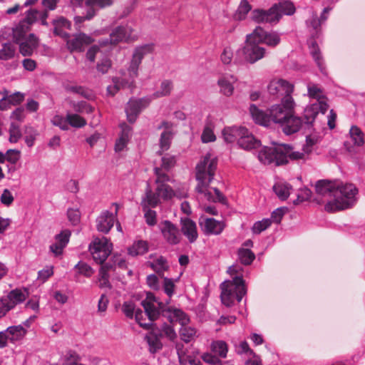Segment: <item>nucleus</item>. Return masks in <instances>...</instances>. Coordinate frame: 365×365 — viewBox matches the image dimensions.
<instances>
[{"instance_id": "1", "label": "nucleus", "mask_w": 365, "mask_h": 365, "mask_svg": "<svg viewBox=\"0 0 365 365\" xmlns=\"http://www.w3.org/2000/svg\"><path fill=\"white\" fill-rule=\"evenodd\" d=\"M316 192L324 197L327 202L324 206L329 212L349 209L356 201L358 189L351 183H338L326 180L317 181L315 185Z\"/></svg>"}, {"instance_id": "2", "label": "nucleus", "mask_w": 365, "mask_h": 365, "mask_svg": "<svg viewBox=\"0 0 365 365\" xmlns=\"http://www.w3.org/2000/svg\"><path fill=\"white\" fill-rule=\"evenodd\" d=\"M217 160L211 154H206L196 165L195 187L198 193L204 195L205 200L210 202H223L224 196L217 188H213L214 194L208 189L217 169Z\"/></svg>"}, {"instance_id": "3", "label": "nucleus", "mask_w": 365, "mask_h": 365, "mask_svg": "<svg viewBox=\"0 0 365 365\" xmlns=\"http://www.w3.org/2000/svg\"><path fill=\"white\" fill-rule=\"evenodd\" d=\"M154 173L156 176L155 182L156 187L153 190L148 183L145 194L142 197L141 206L155 207L161 203V200H169L173 197L174 190L167 184L171 180L168 174H166L160 168H154Z\"/></svg>"}, {"instance_id": "4", "label": "nucleus", "mask_w": 365, "mask_h": 365, "mask_svg": "<svg viewBox=\"0 0 365 365\" xmlns=\"http://www.w3.org/2000/svg\"><path fill=\"white\" fill-rule=\"evenodd\" d=\"M308 94L309 97L316 99L317 102L307 106L304 112V124L312 125L319 112L324 114L329 108L327 98L324 91L317 85L308 86Z\"/></svg>"}, {"instance_id": "5", "label": "nucleus", "mask_w": 365, "mask_h": 365, "mask_svg": "<svg viewBox=\"0 0 365 365\" xmlns=\"http://www.w3.org/2000/svg\"><path fill=\"white\" fill-rule=\"evenodd\" d=\"M221 301L226 307H231L235 301L240 302L246 294L245 281L241 277H235L232 280L224 282L221 284Z\"/></svg>"}, {"instance_id": "6", "label": "nucleus", "mask_w": 365, "mask_h": 365, "mask_svg": "<svg viewBox=\"0 0 365 365\" xmlns=\"http://www.w3.org/2000/svg\"><path fill=\"white\" fill-rule=\"evenodd\" d=\"M294 105L292 97L289 96L283 101V106L280 105V110L284 118L279 121H276V123L282 126L284 133L287 135H291L297 132L303 123L300 118L294 116L292 114Z\"/></svg>"}, {"instance_id": "7", "label": "nucleus", "mask_w": 365, "mask_h": 365, "mask_svg": "<svg viewBox=\"0 0 365 365\" xmlns=\"http://www.w3.org/2000/svg\"><path fill=\"white\" fill-rule=\"evenodd\" d=\"M250 113L256 123L264 126H269L272 122L276 123V121L284 118L280 110V105H274L267 111H263L252 104L250 106Z\"/></svg>"}, {"instance_id": "8", "label": "nucleus", "mask_w": 365, "mask_h": 365, "mask_svg": "<svg viewBox=\"0 0 365 365\" xmlns=\"http://www.w3.org/2000/svg\"><path fill=\"white\" fill-rule=\"evenodd\" d=\"M94 261L103 264L112 251V244L106 237L96 238L89 246Z\"/></svg>"}, {"instance_id": "9", "label": "nucleus", "mask_w": 365, "mask_h": 365, "mask_svg": "<svg viewBox=\"0 0 365 365\" xmlns=\"http://www.w3.org/2000/svg\"><path fill=\"white\" fill-rule=\"evenodd\" d=\"M282 145L277 147H264L258 153V159L264 164L281 165L285 164V157L282 153Z\"/></svg>"}, {"instance_id": "10", "label": "nucleus", "mask_w": 365, "mask_h": 365, "mask_svg": "<svg viewBox=\"0 0 365 365\" xmlns=\"http://www.w3.org/2000/svg\"><path fill=\"white\" fill-rule=\"evenodd\" d=\"M257 39L255 36L249 39V34L247 35L245 46L242 48L245 59L250 63H255L264 56L265 49L259 46L260 43Z\"/></svg>"}, {"instance_id": "11", "label": "nucleus", "mask_w": 365, "mask_h": 365, "mask_svg": "<svg viewBox=\"0 0 365 365\" xmlns=\"http://www.w3.org/2000/svg\"><path fill=\"white\" fill-rule=\"evenodd\" d=\"M281 19V13L277 11V5L267 10L256 9L252 11L251 19L257 24H276Z\"/></svg>"}, {"instance_id": "12", "label": "nucleus", "mask_w": 365, "mask_h": 365, "mask_svg": "<svg viewBox=\"0 0 365 365\" xmlns=\"http://www.w3.org/2000/svg\"><path fill=\"white\" fill-rule=\"evenodd\" d=\"M112 205L115 207L114 213L108 210H103L96 219V227L99 232L108 233L113 227L114 222L117 220L119 205L114 202Z\"/></svg>"}, {"instance_id": "13", "label": "nucleus", "mask_w": 365, "mask_h": 365, "mask_svg": "<svg viewBox=\"0 0 365 365\" xmlns=\"http://www.w3.org/2000/svg\"><path fill=\"white\" fill-rule=\"evenodd\" d=\"M294 91V86L284 79H273L268 85V91L272 96H284L282 100V106L283 101L288 96L292 97L291 94Z\"/></svg>"}, {"instance_id": "14", "label": "nucleus", "mask_w": 365, "mask_h": 365, "mask_svg": "<svg viewBox=\"0 0 365 365\" xmlns=\"http://www.w3.org/2000/svg\"><path fill=\"white\" fill-rule=\"evenodd\" d=\"M141 304L150 322L158 319L160 311L163 309V303L159 302L152 293L147 294L146 298L142 301Z\"/></svg>"}, {"instance_id": "15", "label": "nucleus", "mask_w": 365, "mask_h": 365, "mask_svg": "<svg viewBox=\"0 0 365 365\" xmlns=\"http://www.w3.org/2000/svg\"><path fill=\"white\" fill-rule=\"evenodd\" d=\"M160 229L165 240L170 245H177L181 240V235L176 225L169 220H164L160 225Z\"/></svg>"}, {"instance_id": "16", "label": "nucleus", "mask_w": 365, "mask_h": 365, "mask_svg": "<svg viewBox=\"0 0 365 365\" xmlns=\"http://www.w3.org/2000/svg\"><path fill=\"white\" fill-rule=\"evenodd\" d=\"M150 103V100L148 98L133 99L130 100L125 108V113L127 115L128 120L130 123L135 121L137 116L140 111L146 108Z\"/></svg>"}, {"instance_id": "17", "label": "nucleus", "mask_w": 365, "mask_h": 365, "mask_svg": "<svg viewBox=\"0 0 365 365\" xmlns=\"http://www.w3.org/2000/svg\"><path fill=\"white\" fill-rule=\"evenodd\" d=\"M253 36L257 38V41H258V42L264 43L270 46H275L280 41L279 36L277 33L268 34L260 26L256 27L253 32L249 34V39L252 38Z\"/></svg>"}, {"instance_id": "18", "label": "nucleus", "mask_w": 365, "mask_h": 365, "mask_svg": "<svg viewBox=\"0 0 365 365\" xmlns=\"http://www.w3.org/2000/svg\"><path fill=\"white\" fill-rule=\"evenodd\" d=\"M98 0H73V1L80 6H85L88 8L86 15L84 16H76L74 21L76 24H81L85 20L91 19L96 14L97 11L101 9L107 7L108 6H101L96 1Z\"/></svg>"}, {"instance_id": "19", "label": "nucleus", "mask_w": 365, "mask_h": 365, "mask_svg": "<svg viewBox=\"0 0 365 365\" xmlns=\"http://www.w3.org/2000/svg\"><path fill=\"white\" fill-rule=\"evenodd\" d=\"M93 39L85 34H78L67 40V48L71 52L82 51L84 47L91 43Z\"/></svg>"}, {"instance_id": "20", "label": "nucleus", "mask_w": 365, "mask_h": 365, "mask_svg": "<svg viewBox=\"0 0 365 365\" xmlns=\"http://www.w3.org/2000/svg\"><path fill=\"white\" fill-rule=\"evenodd\" d=\"M70 236L71 232L69 230H63L56 236V242L49 247L50 252L55 257L62 255L63 249L68 243Z\"/></svg>"}, {"instance_id": "21", "label": "nucleus", "mask_w": 365, "mask_h": 365, "mask_svg": "<svg viewBox=\"0 0 365 365\" xmlns=\"http://www.w3.org/2000/svg\"><path fill=\"white\" fill-rule=\"evenodd\" d=\"M133 30L129 26H118L110 34L109 40L111 44H116L120 41H128L134 39Z\"/></svg>"}, {"instance_id": "22", "label": "nucleus", "mask_w": 365, "mask_h": 365, "mask_svg": "<svg viewBox=\"0 0 365 365\" xmlns=\"http://www.w3.org/2000/svg\"><path fill=\"white\" fill-rule=\"evenodd\" d=\"M181 231L190 243H193L198 237L196 224L188 217L181 218Z\"/></svg>"}, {"instance_id": "23", "label": "nucleus", "mask_w": 365, "mask_h": 365, "mask_svg": "<svg viewBox=\"0 0 365 365\" xmlns=\"http://www.w3.org/2000/svg\"><path fill=\"white\" fill-rule=\"evenodd\" d=\"M173 123L168 121H163L158 127V129H164L160 140V145L163 150H167L170 148L173 138Z\"/></svg>"}, {"instance_id": "24", "label": "nucleus", "mask_w": 365, "mask_h": 365, "mask_svg": "<svg viewBox=\"0 0 365 365\" xmlns=\"http://www.w3.org/2000/svg\"><path fill=\"white\" fill-rule=\"evenodd\" d=\"M202 230L207 235H219L225 228L223 222L217 221L214 218H206L200 222Z\"/></svg>"}, {"instance_id": "25", "label": "nucleus", "mask_w": 365, "mask_h": 365, "mask_svg": "<svg viewBox=\"0 0 365 365\" xmlns=\"http://www.w3.org/2000/svg\"><path fill=\"white\" fill-rule=\"evenodd\" d=\"M19 44L20 53L24 56H31L38 46V39L34 34H30Z\"/></svg>"}, {"instance_id": "26", "label": "nucleus", "mask_w": 365, "mask_h": 365, "mask_svg": "<svg viewBox=\"0 0 365 365\" xmlns=\"http://www.w3.org/2000/svg\"><path fill=\"white\" fill-rule=\"evenodd\" d=\"M260 141L246 128V133L238 139V145L245 150L256 149L260 146Z\"/></svg>"}, {"instance_id": "27", "label": "nucleus", "mask_w": 365, "mask_h": 365, "mask_svg": "<svg viewBox=\"0 0 365 365\" xmlns=\"http://www.w3.org/2000/svg\"><path fill=\"white\" fill-rule=\"evenodd\" d=\"M166 314L167 318L170 323L178 322L181 326H184L190 322L188 315L180 309L168 308Z\"/></svg>"}, {"instance_id": "28", "label": "nucleus", "mask_w": 365, "mask_h": 365, "mask_svg": "<svg viewBox=\"0 0 365 365\" xmlns=\"http://www.w3.org/2000/svg\"><path fill=\"white\" fill-rule=\"evenodd\" d=\"M123 313L125 314L126 317L129 318H132L133 317V314L135 313V317L136 321L138 322L140 327L148 328V327L150 325V324L148 323H144L142 322V317H143V312L140 309H135V305L133 302H125L123 304L122 307Z\"/></svg>"}, {"instance_id": "29", "label": "nucleus", "mask_w": 365, "mask_h": 365, "mask_svg": "<svg viewBox=\"0 0 365 365\" xmlns=\"http://www.w3.org/2000/svg\"><path fill=\"white\" fill-rule=\"evenodd\" d=\"M246 133V128L243 127H228L225 128L222 131L224 139L227 143H233L235 140L238 142V139L241 135Z\"/></svg>"}, {"instance_id": "30", "label": "nucleus", "mask_w": 365, "mask_h": 365, "mask_svg": "<svg viewBox=\"0 0 365 365\" xmlns=\"http://www.w3.org/2000/svg\"><path fill=\"white\" fill-rule=\"evenodd\" d=\"M234 82L233 76H230V78L226 76L220 77L217 81L220 92L224 96H231L235 89L233 86Z\"/></svg>"}, {"instance_id": "31", "label": "nucleus", "mask_w": 365, "mask_h": 365, "mask_svg": "<svg viewBox=\"0 0 365 365\" xmlns=\"http://www.w3.org/2000/svg\"><path fill=\"white\" fill-rule=\"evenodd\" d=\"M28 297V292L26 290L19 289L11 291L6 296V299L13 309L16 305L24 302Z\"/></svg>"}, {"instance_id": "32", "label": "nucleus", "mask_w": 365, "mask_h": 365, "mask_svg": "<svg viewBox=\"0 0 365 365\" xmlns=\"http://www.w3.org/2000/svg\"><path fill=\"white\" fill-rule=\"evenodd\" d=\"M53 33L56 36H60L63 38H68L69 35L63 31V29H70L71 23L64 17L60 16L53 21Z\"/></svg>"}, {"instance_id": "33", "label": "nucleus", "mask_w": 365, "mask_h": 365, "mask_svg": "<svg viewBox=\"0 0 365 365\" xmlns=\"http://www.w3.org/2000/svg\"><path fill=\"white\" fill-rule=\"evenodd\" d=\"M175 347L180 365H188V364L194 363V358L187 354L188 349L182 343L177 342Z\"/></svg>"}, {"instance_id": "34", "label": "nucleus", "mask_w": 365, "mask_h": 365, "mask_svg": "<svg viewBox=\"0 0 365 365\" xmlns=\"http://www.w3.org/2000/svg\"><path fill=\"white\" fill-rule=\"evenodd\" d=\"M282 147L284 148V150H282V153L285 157V164L288 162V158L294 160H305L306 156L309 155L306 153L304 148L303 149V152H299L294 151L293 148L289 145L283 144Z\"/></svg>"}, {"instance_id": "35", "label": "nucleus", "mask_w": 365, "mask_h": 365, "mask_svg": "<svg viewBox=\"0 0 365 365\" xmlns=\"http://www.w3.org/2000/svg\"><path fill=\"white\" fill-rule=\"evenodd\" d=\"M292 185L286 182H278L273 186V190L281 200H285L290 195Z\"/></svg>"}, {"instance_id": "36", "label": "nucleus", "mask_w": 365, "mask_h": 365, "mask_svg": "<svg viewBox=\"0 0 365 365\" xmlns=\"http://www.w3.org/2000/svg\"><path fill=\"white\" fill-rule=\"evenodd\" d=\"M12 342L22 339L26 334V329L21 325L9 327L6 330Z\"/></svg>"}, {"instance_id": "37", "label": "nucleus", "mask_w": 365, "mask_h": 365, "mask_svg": "<svg viewBox=\"0 0 365 365\" xmlns=\"http://www.w3.org/2000/svg\"><path fill=\"white\" fill-rule=\"evenodd\" d=\"M131 128L128 125H123L122 127V133L119 138L116 140L115 145V150L117 152L122 151L125 148L130 136Z\"/></svg>"}, {"instance_id": "38", "label": "nucleus", "mask_w": 365, "mask_h": 365, "mask_svg": "<svg viewBox=\"0 0 365 365\" xmlns=\"http://www.w3.org/2000/svg\"><path fill=\"white\" fill-rule=\"evenodd\" d=\"M210 350L217 356L225 359L227 355L228 346L222 340L213 341L210 344Z\"/></svg>"}, {"instance_id": "39", "label": "nucleus", "mask_w": 365, "mask_h": 365, "mask_svg": "<svg viewBox=\"0 0 365 365\" xmlns=\"http://www.w3.org/2000/svg\"><path fill=\"white\" fill-rule=\"evenodd\" d=\"M252 10V6L247 0H241L235 14L234 18L237 21L245 20L248 13Z\"/></svg>"}, {"instance_id": "40", "label": "nucleus", "mask_w": 365, "mask_h": 365, "mask_svg": "<svg viewBox=\"0 0 365 365\" xmlns=\"http://www.w3.org/2000/svg\"><path fill=\"white\" fill-rule=\"evenodd\" d=\"M30 30L26 25H24L21 22L12 29L13 40L15 43H19L26 38V34Z\"/></svg>"}, {"instance_id": "41", "label": "nucleus", "mask_w": 365, "mask_h": 365, "mask_svg": "<svg viewBox=\"0 0 365 365\" xmlns=\"http://www.w3.org/2000/svg\"><path fill=\"white\" fill-rule=\"evenodd\" d=\"M148 250V243L143 240H138L129 247L128 253L131 256L144 255Z\"/></svg>"}, {"instance_id": "42", "label": "nucleus", "mask_w": 365, "mask_h": 365, "mask_svg": "<svg viewBox=\"0 0 365 365\" xmlns=\"http://www.w3.org/2000/svg\"><path fill=\"white\" fill-rule=\"evenodd\" d=\"M153 49V45L145 44L139 47H137L133 53L132 58L135 60L138 63H141V61L146 54L152 52Z\"/></svg>"}, {"instance_id": "43", "label": "nucleus", "mask_w": 365, "mask_h": 365, "mask_svg": "<svg viewBox=\"0 0 365 365\" xmlns=\"http://www.w3.org/2000/svg\"><path fill=\"white\" fill-rule=\"evenodd\" d=\"M16 52L15 46L11 43H4L0 49V60L8 61L14 57Z\"/></svg>"}, {"instance_id": "44", "label": "nucleus", "mask_w": 365, "mask_h": 365, "mask_svg": "<svg viewBox=\"0 0 365 365\" xmlns=\"http://www.w3.org/2000/svg\"><path fill=\"white\" fill-rule=\"evenodd\" d=\"M173 88V83L170 80H164L160 83L159 90L154 93L153 96L155 98H160L163 96H168L171 93Z\"/></svg>"}, {"instance_id": "45", "label": "nucleus", "mask_w": 365, "mask_h": 365, "mask_svg": "<svg viewBox=\"0 0 365 365\" xmlns=\"http://www.w3.org/2000/svg\"><path fill=\"white\" fill-rule=\"evenodd\" d=\"M197 330L192 327L182 326L180 329V336L182 341L189 343L196 336Z\"/></svg>"}, {"instance_id": "46", "label": "nucleus", "mask_w": 365, "mask_h": 365, "mask_svg": "<svg viewBox=\"0 0 365 365\" xmlns=\"http://www.w3.org/2000/svg\"><path fill=\"white\" fill-rule=\"evenodd\" d=\"M238 257L245 265L250 264L255 258V254L250 250L243 247L238 250Z\"/></svg>"}, {"instance_id": "47", "label": "nucleus", "mask_w": 365, "mask_h": 365, "mask_svg": "<svg viewBox=\"0 0 365 365\" xmlns=\"http://www.w3.org/2000/svg\"><path fill=\"white\" fill-rule=\"evenodd\" d=\"M349 134L354 145L361 146L364 144V133L356 125L351 126Z\"/></svg>"}, {"instance_id": "48", "label": "nucleus", "mask_w": 365, "mask_h": 365, "mask_svg": "<svg viewBox=\"0 0 365 365\" xmlns=\"http://www.w3.org/2000/svg\"><path fill=\"white\" fill-rule=\"evenodd\" d=\"M144 212V218L149 226H154L157 223V213L150 207L141 206Z\"/></svg>"}, {"instance_id": "49", "label": "nucleus", "mask_w": 365, "mask_h": 365, "mask_svg": "<svg viewBox=\"0 0 365 365\" xmlns=\"http://www.w3.org/2000/svg\"><path fill=\"white\" fill-rule=\"evenodd\" d=\"M274 5H277V11L281 13V16L282 14L292 15L295 12V8L291 1H286Z\"/></svg>"}, {"instance_id": "50", "label": "nucleus", "mask_w": 365, "mask_h": 365, "mask_svg": "<svg viewBox=\"0 0 365 365\" xmlns=\"http://www.w3.org/2000/svg\"><path fill=\"white\" fill-rule=\"evenodd\" d=\"M70 104L73 110L77 113H91L93 110V108L86 101H81L77 103L71 101Z\"/></svg>"}, {"instance_id": "51", "label": "nucleus", "mask_w": 365, "mask_h": 365, "mask_svg": "<svg viewBox=\"0 0 365 365\" xmlns=\"http://www.w3.org/2000/svg\"><path fill=\"white\" fill-rule=\"evenodd\" d=\"M129 83L124 80H120L118 78L113 79V85L108 86L107 88V92L110 96H114L121 88H123Z\"/></svg>"}, {"instance_id": "52", "label": "nucleus", "mask_w": 365, "mask_h": 365, "mask_svg": "<svg viewBox=\"0 0 365 365\" xmlns=\"http://www.w3.org/2000/svg\"><path fill=\"white\" fill-rule=\"evenodd\" d=\"M40 12L41 11L36 10V9H29L26 12V17L20 22L21 24H24V25H26L27 26H29L30 28L31 26L34 22H36L37 21V19H38Z\"/></svg>"}, {"instance_id": "53", "label": "nucleus", "mask_w": 365, "mask_h": 365, "mask_svg": "<svg viewBox=\"0 0 365 365\" xmlns=\"http://www.w3.org/2000/svg\"><path fill=\"white\" fill-rule=\"evenodd\" d=\"M68 125L75 128H81L86 125V120L77 114L67 113Z\"/></svg>"}, {"instance_id": "54", "label": "nucleus", "mask_w": 365, "mask_h": 365, "mask_svg": "<svg viewBox=\"0 0 365 365\" xmlns=\"http://www.w3.org/2000/svg\"><path fill=\"white\" fill-rule=\"evenodd\" d=\"M151 267L160 275L163 274V272L168 267L166 259L160 257L156 260L151 263Z\"/></svg>"}, {"instance_id": "55", "label": "nucleus", "mask_w": 365, "mask_h": 365, "mask_svg": "<svg viewBox=\"0 0 365 365\" xmlns=\"http://www.w3.org/2000/svg\"><path fill=\"white\" fill-rule=\"evenodd\" d=\"M272 224V220L270 219L266 218L263 219L261 221L256 222L252 228V230L254 234H259L267 228H268Z\"/></svg>"}, {"instance_id": "56", "label": "nucleus", "mask_w": 365, "mask_h": 365, "mask_svg": "<svg viewBox=\"0 0 365 365\" xmlns=\"http://www.w3.org/2000/svg\"><path fill=\"white\" fill-rule=\"evenodd\" d=\"M74 268L78 269V274L86 277H90L94 272L93 268L84 262H79Z\"/></svg>"}, {"instance_id": "57", "label": "nucleus", "mask_w": 365, "mask_h": 365, "mask_svg": "<svg viewBox=\"0 0 365 365\" xmlns=\"http://www.w3.org/2000/svg\"><path fill=\"white\" fill-rule=\"evenodd\" d=\"M21 137V133L19 126L14 123H11L9 128V141L16 143Z\"/></svg>"}, {"instance_id": "58", "label": "nucleus", "mask_w": 365, "mask_h": 365, "mask_svg": "<svg viewBox=\"0 0 365 365\" xmlns=\"http://www.w3.org/2000/svg\"><path fill=\"white\" fill-rule=\"evenodd\" d=\"M310 53L314 59L315 62L322 71L323 61L321 53L319 52V49L315 42L312 43V46L310 48Z\"/></svg>"}, {"instance_id": "59", "label": "nucleus", "mask_w": 365, "mask_h": 365, "mask_svg": "<svg viewBox=\"0 0 365 365\" xmlns=\"http://www.w3.org/2000/svg\"><path fill=\"white\" fill-rule=\"evenodd\" d=\"M147 341L150 347V351L153 352L156 351L162 348V343L158 339L157 334L147 336Z\"/></svg>"}, {"instance_id": "60", "label": "nucleus", "mask_w": 365, "mask_h": 365, "mask_svg": "<svg viewBox=\"0 0 365 365\" xmlns=\"http://www.w3.org/2000/svg\"><path fill=\"white\" fill-rule=\"evenodd\" d=\"M112 63L111 61L107 58L103 57L98 63H97V70L98 72L102 74L106 73L108 70L111 68Z\"/></svg>"}, {"instance_id": "61", "label": "nucleus", "mask_w": 365, "mask_h": 365, "mask_svg": "<svg viewBox=\"0 0 365 365\" xmlns=\"http://www.w3.org/2000/svg\"><path fill=\"white\" fill-rule=\"evenodd\" d=\"M201 359L210 365H221V360L217 355L206 352L202 354Z\"/></svg>"}, {"instance_id": "62", "label": "nucleus", "mask_w": 365, "mask_h": 365, "mask_svg": "<svg viewBox=\"0 0 365 365\" xmlns=\"http://www.w3.org/2000/svg\"><path fill=\"white\" fill-rule=\"evenodd\" d=\"M52 123L59 127L61 130H66L68 129V122L67 116L63 118L61 115H55L52 119Z\"/></svg>"}, {"instance_id": "63", "label": "nucleus", "mask_w": 365, "mask_h": 365, "mask_svg": "<svg viewBox=\"0 0 365 365\" xmlns=\"http://www.w3.org/2000/svg\"><path fill=\"white\" fill-rule=\"evenodd\" d=\"M161 329L163 334L170 341H174L177 339V334L172 326L164 324Z\"/></svg>"}, {"instance_id": "64", "label": "nucleus", "mask_w": 365, "mask_h": 365, "mask_svg": "<svg viewBox=\"0 0 365 365\" xmlns=\"http://www.w3.org/2000/svg\"><path fill=\"white\" fill-rule=\"evenodd\" d=\"M4 155L5 160L12 165H15L20 158L21 153L17 150H9Z\"/></svg>"}]
</instances>
